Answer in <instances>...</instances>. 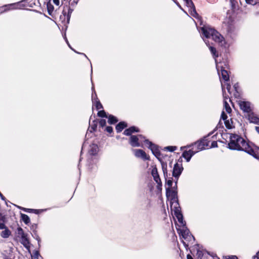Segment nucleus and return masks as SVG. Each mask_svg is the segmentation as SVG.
<instances>
[{"mask_svg": "<svg viewBox=\"0 0 259 259\" xmlns=\"http://www.w3.org/2000/svg\"><path fill=\"white\" fill-rule=\"evenodd\" d=\"M0 197H1V198L3 200H5V197L4 196L2 195V194L0 192Z\"/></svg>", "mask_w": 259, "mask_h": 259, "instance_id": "4d7b16f0", "label": "nucleus"}, {"mask_svg": "<svg viewBox=\"0 0 259 259\" xmlns=\"http://www.w3.org/2000/svg\"><path fill=\"white\" fill-rule=\"evenodd\" d=\"M258 153H259V149H258ZM259 153H258V155H257V158H256L257 159H259V155H258Z\"/></svg>", "mask_w": 259, "mask_h": 259, "instance_id": "0e129e2a", "label": "nucleus"}, {"mask_svg": "<svg viewBox=\"0 0 259 259\" xmlns=\"http://www.w3.org/2000/svg\"><path fill=\"white\" fill-rule=\"evenodd\" d=\"M33 234H32V236H33V238H35L37 241L38 246H39L41 239H40V237H39L38 235L37 234L36 231L33 230Z\"/></svg>", "mask_w": 259, "mask_h": 259, "instance_id": "cd10ccee", "label": "nucleus"}, {"mask_svg": "<svg viewBox=\"0 0 259 259\" xmlns=\"http://www.w3.org/2000/svg\"><path fill=\"white\" fill-rule=\"evenodd\" d=\"M229 147L233 150H242L246 152L255 158H257L258 148L252 143L246 142L240 136L231 134Z\"/></svg>", "mask_w": 259, "mask_h": 259, "instance_id": "f257e3e1", "label": "nucleus"}, {"mask_svg": "<svg viewBox=\"0 0 259 259\" xmlns=\"http://www.w3.org/2000/svg\"><path fill=\"white\" fill-rule=\"evenodd\" d=\"M78 0H73L72 2H71V5L72 6H75L77 5V3H78Z\"/></svg>", "mask_w": 259, "mask_h": 259, "instance_id": "09e8293b", "label": "nucleus"}, {"mask_svg": "<svg viewBox=\"0 0 259 259\" xmlns=\"http://www.w3.org/2000/svg\"><path fill=\"white\" fill-rule=\"evenodd\" d=\"M99 152V147L97 144L93 143L90 145L88 152L90 155H96Z\"/></svg>", "mask_w": 259, "mask_h": 259, "instance_id": "9b49d317", "label": "nucleus"}, {"mask_svg": "<svg viewBox=\"0 0 259 259\" xmlns=\"http://www.w3.org/2000/svg\"><path fill=\"white\" fill-rule=\"evenodd\" d=\"M215 63H216L217 69L218 70V72L219 73V66L218 65V63H217V60H215Z\"/></svg>", "mask_w": 259, "mask_h": 259, "instance_id": "5fc2aeb1", "label": "nucleus"}, {"mask_svg": "<svg viewBox=\"0 0 259 259\" xmlns=\"http://www.w3.org/2000/svg\"><path fill=\"white\" fill-rule=\"evenodd\" d=\"M123 134L126 136H130V128L126 129L124 131Z\"/></svg>", "mask_w": 259, "mask_h": 259, "instance_id": "a18cd8bd", "label": "nucleus"}, {"mask_svg": "<svg viewBox=\"0 0 259 259\" xmlns=\"http://www.w3.org/2000/svg\"><path fill=\"white\" fill-rule=\"evenodd\" d=\"M209 50L211 52V53L212 54V55H213L214 57V58H216L218 56V55L217 54V51H216V50L214 48L211 47V46H209Z\"/></svg>", "mask_w": 259, "mask_h": 259, "instance_id": "72a5a7b5", "label": "nucleus"}, {"mask_svg": "<svg viewBox=\"0 0 259 259\" xmlns=\"http://www.w3.org/2000/svg\"><path fill=\"white\" fill-rule=\"evenodd\" d=\"M105 130L109 133H111L113 132V128L112 126H108L106 127Z\"/></svg>", "mask_w": 259, "mask_h": 259, "instance_id": "a19ab883", "label": "nucleus"}, {"mask_svg": "<svg viewBox=\"0 0 259 259\" xmlns=\"http://www.w3.org/2000/svg\"><path fill=\"white\" fill-rule=\"evenodd\" d=\"M18 4H19L18 3H13V4L5 5L4 7H9V8L6 9L4 11H8V10H10L11 9H16V8L14 7V6L16 5H18Z\"/></svg>", "mask_w": 259, "mask_h": 259, "instance_id": "7c9ffc66", "label": "nucleus"}, {"mask_svg": "<svg viewBox=\"0 0 259 259\" xmlns=\"http://www.w3.org/2000/svg\"><path fill=\"white\" fill-rule=\"evenodd\" d=\"M186 5L189 8V12L194 17H197L198 15L197 13L194 4L191 0H189L185 2Z\"/></svg>", "mask_w": 259, "mask_h": 259, "instance_id": "6e6552de", "label": "nucleus"}, {"mask_svg": "<svg viewBox=\"0 0 259 259\" xmlns=\"http://www.w3.org/2000/svg\"><path fill=\"white\" fill-rule=\"evenodd\" d=\"M39 256H40L39 251L37 250H34L33 251L32 255H31V257L33 259H38V257Z\"/></svg>", "mask_w": 259, "mask_h": 259, "instance_id": "c756f323", "label": "nucleus"}, {"mask_svg": "<svg viewBox=\"0 0 259 259\" xmlns=\"http://www.w3.org/2000/svg\"><path fill=\"white\" fill-rule=\"evenodd\" d=\"M21 220H22V221L26 225H28L30 222L29 217L25 214L21 213Z\"/></svg>", "mask_w": 259, "mask_h": 259, "instance_id": "a878e982", "label": "nucleus"}, {"mask_svg": "<svg viewBox=\"0 0 259 259\" xmlns=\"http://www.w3.org/2000/svg\"><path fill=\"white\" fill-rule=\"evenodd\" d=\"M177 231L180 236L186 240V242L183 241V243L186 247L188 246L189 243H193L194 241V237L190 234L189 230L186 227L177 228Z\"/></svg>", "mask_w": 259, "mask_h": 259, "instance_id": "7ed1b4c3", "label": "nucleus"}, {"mask_svg": "<svg viewBox=\"0 0 259 259\" xmlns=\"http://www.w3.org/2000/svg\"><path fill=\"white\" fill-rule=\"evenodd\" d=\"M202 34L206 38L211 37L215 41L222 43L224 41V37L218 31L209 26H203L201 28Z\"/></svg>", "mask_w": 259, "mask_h": 259, "instance_id": "f03ea898", "label": "nucleus"}, {"mask_svg": "<svg viewBox=\"0 0 259 259\" xmlns=\"http://www.w3.org/2000/svg\"><path fill=\"white\" fill-rule=\"evenodd\" d=\"M197 253L198 254V256L199 257L201 254V251H198Z\"/></svg>", "mask_w": 259, "mask_h": 259, "instance_id": "680f3d73", "label": "nucleus"}, {"mask_svg": "<svg viewBox=\"0 0 259 259\" xmlns=\"http://www.w3.org/2000/svg\"><path fill=\"white\" fill-rule=\"evenodd\" d=\"M177 182H176L175 185L171 188H166V196L170 200L177 199Z\"/></svg>", "mask_w": 259, "mask_h": 259, "instance_id": "423d86ee", "label": "nucleus"}, {"mask_svg": "<svg viewBox=\"0 0 259 259\" xmlns=\"http://www.w3.org/2000/svg\"><path fill=\"white\" fill-rule=\"evenodd\" d=\"M53 11V6H49L48 5V11L49 15H51Z\"/></svg>", "mask_w": 259, "mask_h": 259, "instance_id": "79ce46f5", "label": "nucleus"}, {"mask_svg": "<svg viewBox=\"0 0 259 259\" xmlns=\"http://www.w3.org/2000/svg\"><path fill=\"white\" fill-rule=\"evenodd\" d=\"M208 42H205V44H206L207 46H208Z\"/></svg>", "mask_w": 259, "mask_h": 259, "instance_id": "69168bd1", "label": "nucleus"}, {"mask_svg": "<svg viewBox=\"0 0 259 259\" xmlns=\"http://www.w3.org/2000/svg\"><path fill=\"white\" fill-rule=\"evenodd\" d=\"M223 259H238V258L235 255H231L223 256Z\"/></svg>", "mask_w": 259, "mask_h": 259, "instance_id": "58836bf2", "label": "nucleus"}, {"mask_svg": "<svg viewBox=\"0 0 259 259\" xmlns=\"http://www.w3.org/2000/svg\"><path fill=\"white\" fill-rule=\"evenodd\" d=\"M246 3L249 4L254 5L255 4V2L254 0H245Z\"/></svg>", "mask_w": 259, "mask_h": 259, "instance_id": "49530a36", "label": "nucleus"}, {"mask_svg": "<svg viewBox=\"0 0 259 259\" xmlns=\"http://www.w3.org/2000/svg\"><path fill=\"white\" fill-rule=\"evenodd\" d=\"M92 102H94V101H95L96 100H98V99L97 98V94L95 91V88H94V87L93 86V85H92Z\"/></svg>", "mask_w": 259, "mask_h": 259, "instance_id": "c85d7f7f", "label": "nucleus"}, {"mask_svg": "<svg viewBox=\"0 0 259 259\" xmlns=\"http://www.w3.org/2000/svg\"><path fill=\"white\" fill-rule=\"evenodd\" d=\"M145 141L149 144V148L152 150L153 153L156 156H158L159 155V151L156 145L152 144L148 140H145Z\"/></svg>", "mask_w": 259, "mask_h": 259, "instance_id": "2eb2a0df", "label": "nucleus"}, {"mask_svg": "<svg viewBox=\"0 0 259 259\" xmlns=\"http://www.w3.org/2000/svg\"><path fill=\"white\" fill-rule=\"evenodd\" d=\"M183 167L178 163H176L174 165L172 171V176L178 179V178L181 175Z\"/></svg>", "mask_w": 259, "mask_h": 259, "instance_id": "1a4fd4ad", "label": "nucleus"}, {"mask_svg": "<svg viewBox=\"0 0 259 259\" xmlns=\"http://www.w3.org/2000/svg\"><path fill=\"white\" fill-rule=\"evenodd\" d=\"M165 149L168 150L169 151L172 152L176 150V147L174 146H168L165 147Z\"/></svg>", "mask_w": 259, "mask_h": 259, "instance_id": "ea45409f", "label": "nucleus"}, {"mask_svg": "<svg viewBox=\"0 0 259 259\" xmlns=\"http://www.w3.org/2000/svg\"><path fill=\"white\" fill-rule=\"evenodd\" d=\"M222 118L224 120H226L227 118V115L225 113L224 111H223L221 115Z\"/></svg>", "mask_w": 259, "mask_h": 259, "instance_id": "37998d69", "label": "nucleus"}, {"mask_svg": "<svg viewBox=\"0 0 259 259\" xmlns=\"http://www.w3.org/2000/svg\"><path fill=\"white\" fill-rule=\"evenodd\" d=\"M135 155L137 157L141 158L144 160H149V156L147 155L146 153L141 149L135 150Z\"/></svg>", "mask_w": 259, "mask_h": 259, "instance_id": "9d476101", "label": "nucleus"}, {"mask_svg": "<svg viewBox=\"0 0 259 259\" xmlns=\"http://www.w3.org/2000/svg\"><path fill=\"white\" fill-rule=\"evenodd\" d=\"M239 105L241 109L244 112L249 113L252 110L251 104L249 102L240 101L239 102Z\"/></svg>", "mask_w": 259, "mask_h": 259, "instance_id": "0eeeda50", "label": "nucleus"}, {"mask_svg": "<svg viewBox=\"0 0 259 259\" xmlns=\"http://www.w3.org/2000/svg\"><path fill=\"white\" fill-rule=\"evenodd\" d=\"M4 259H13V258H11V257H8V256H6L4 257Z\"/></svg>", "mask_w": 259, "mask_h": 259, "instance_id": "bf43d9fd", "label": "nucleus"}, {"mask_svg": "<svg viewBox=\"0 0 259 259\" xmlns=\"http://www.w3.org/2000/svg\"><path fill=\"white\" fill-rule=\"evenodd\" d=\"M170 210H179L180 205L177 199L170 200L169 202Z\"/></svg>", "mask_w": 259, "mask_h": 259, "instance_id": "4468645a", "label": "nucleus"}, {"mask_svg": "<svg viewBox=\"0 0 259 259\" xmlns=\"http://www.w3.org/2000/svg\"><path fill=\"white\" fill-rule=\"evenodd\" d=\"M21 243L27 249L30 247V242L28 239L27 235L26 234L21 237Z\"/></svg>", "mask_w": 259, "mask_h": 259, "instance_id": "f3484780", "label": "nucleus"}, {"mask_svg": "<svg viewBox=\"0 0 259 259\" xmlns=\"http://www.w3.org/2000/svg\"><path fill=\"white\" fill-rule=\"evenodd\" d=\"M98 115L101 117L107 118V115L104 110L99 111L98 113Z\"/></svg>", "mask_w": 259, "mask_h": 259, "instance_id": "473e14b6", "label": "nucleus"}, {"mask_svg": "<svg viewBox=\"0 0 259 259\" xmlns=\"http://www.w3.org/2000/svg\"><path fill=\"white\" fill-rule=\"evenodd\" d=\"M93 104L94 106H95L97 110H100L103 108V106L99 100H96L95 101H94Z\"/></svg>", "mask_w": 259, "mask_h": 259, "instance_id": "bb28decb", "label": "nucleus"}, {"mask_svg": "<svg viewBox=\"0 0 259 259\" xmlns=\"http://www.w3.org/2000/svg\"><path fill=\"white\" fill-rule=\"evenodd\" d=\"M187 259H193L192 256L190 254L187 255Z\"/></svg>", "mask_w": 259, "mask_h": 259, "instance_id": "864d4df0", "label": "nucleus"}, {"mask_svg": "<svg viewBox=\"0 0 259 259\" xmlns=\"http://www.w3.org/2000/svg\"><path fill=\"white\" fill-rule=\"evenodd\" d=\"M18 234L21 236V237L23 236H24L26 234H25L23 230V229L21 227H19L17 229Z\"/></svg>", "mask_w": 259, "mask_h": 259, "instance_id": "f704fd0d", "label": "nucleus"}, {"mask_svg": "<svg viewBox=\"0 0 259 259\" xmlns=\"http://www.w3.org/2000/svg\"><path fill=\"white\" fill-rule=\"evenodd\" d=\"M99 125L102 127H103L104 126H105L106 125V121L105 119H101L100 120L99 122Z\"/></svg>", "mask_w": 259, "mask_h": 259, "instance_id": "e433bc0d", "label": "nucleus"}, {"mask_svg": "<svg viewBox=\"0 0 259 259\" xmlns=\"http://www.w3.org/2000/svg\"><path fill=\"white\" fill-rule=\"evenodd\" d=\"M30 7H32V5H30Z\"/></svg>", "mask_w": 259, "mask_h": 259, "instance_id": "774afa93", "label": "nucleus"}, {"mask_svg": "<svg viewBox=\"0 0 259 259\" xmlns=\"http://www.w3.org/2000/svg\"><path fill=\"white\" fill-rule=\"evenodd\" d=\"M144 141V137L142 135H131V145L134 147H139Z\"/></svg>", "mask_w": 259, "mask_h": 259, "instance_id": "39448f33", "label": "nucleus"}, {"mask_svg": "<svg viewBox=\"0 0 259 259\" xmlns=\"http://www.w3.org/2000/svg\"><path fill=\"white\" fill-rule=\"evenodd\" d=\"M225 124L227 128L230 129L232 128L233 122L231 120H226L225 121Z\"/></svg>", "mask_w": 259, "mask_h": 259, "instance_id": "2f4dec72", "label": "nucleus"}, {"mask_svg": "<svg viewBox=\"0 0 259 259\" xmlns=\"http://www.w3.org/2000/svg\"><path fill=\"white\" fill-rule=\"evenodd\" d=\"M252 259H259V251L252 257Z\"/></svg>", "mask_w": 259, "mask_h": 259, "instance_id": "de8ad7c7", "label": "nucleus"}, {"mask_svg": "<svg viewBox=\"0 0 259 259\" xmlns=\"http://www.w3.org/2000/svg\"><path fill=\"white\" fill-rule=\"evenodd\" d=\"M248 119L251 122L254 123H259V118L253 113L248 115Z\"/></svg>", "mask_w": 259, "mask_h": 259, "instance_id": "412c9836", "label": "nucleus"}, {"mask_svg": "<svg viewBox=\"0 0 259 259\" xmlns=\"http://www.w3.org/2000/svg\"><path fill=\"white\" fill-rule=\"evenodd\" d=\"M236 84L234 85V87L235 89L237 88V86H236Z\"/></svg>", "mask_w": 259, "mask_h": 259, "instance_id": "338daca9", "label": "nucleus"}, {"mask_svg": "<svg viewBox=\"0 0 259 259\" xmlns=\"http://www.w3.org/2000/svg\"><path fill=\"white\" fill-rule=\"evenodd\" d=\"M53 2L57 6L59 5V4H60L59 0H53Z\"/></svg>", "mask_w": 259, "mask_h": 259, "instance_id": "3c124183", "label": "nucleus"}, {"mask_svg": "<svg viewBox=\"0 0 259 259\" xmlns=\"http://www.w3.org/2000/svg\"><path fill=\"white\" fill-rule=\"evenodd\" d=\"M151 174L153 177V178L155 181L159 185L161 186V182L159 176L158 174L157 169L156 167H154L152 168Z\"/></svg>", "mask_w": 259, "mask_h": 259, "instance_id": "f8f14e48", "label": "nucleus"}, {"mask_svg": "<svg viewBox=\"0 0 259 259\" xmlns=\"http://www.w3.org/2000/svg\"><path fill=\"white\" fill-rule=\"evenodd\" d=\"M107 118H108V122L110 124H113L118 122V119L112 115H109Z\"/></svg>", "mask_w": 259, "mask_h": 259, "instance_id": "b1692460", "label": "nucleus"}, {"mask_svg": "<svg viewBox=\"0 0 259 259\" xmlns=\"http://www.w3.org/2000/svg\"><path fill=\"white\" fill-rule=\"evenodd\" d=\"M73 10L69 8H68V16H67V18H68V19H69L70 17V16H71V14H72V12H73Z\"/></svg>", "mask_w": 259, "mask_h": 259, "instance_id": "c03bdc74", "label": "nucleus"}, {"mask_svg": "<svg viewBox=\"0 0 259 259\" xmlns=\"http://www.w3.org/2000/svg\"><path fill=\"white\" fill-rule=\"evenodd\" d=\"M177 228H182L186 227V222L184 221L183 214L181 211H171Z\"/></svg>", "mask_w": 259, "mask_h": 259, "instance_id": "20e7f679", "label": "nucleus"}, {"mask_svg": "<svg viewBox=\"0 0 259 259\" xmlns=\"http://www.w3.org/2000/svg\"><path fill=\"white\" fill-rule=\"evenodd\" d=\"M195 144L197 145V150L200 151L204 149L205 147L208 146V142L207 140L203 139L196 143Z\"/></svg>", "mask_w": 259, "mask_h": 259, "instance_id": "ddd939ff", "label": "nucleus"}, {"mask_svg": "<svg viewBox=\"0 0 259 259\" xmlns=\"http://www.w3.org/2000/svg\"><path fill=\"white\" fill-rule=\"evenodd\" d=\"M256 130L258 133H259V127H256Z\"/></svg>", "mask_w": 259, "mask_h": 259, "instance_id": "052dcab7", "label": "nucleus"}, {"mask_svg": "<svg viewBox=\"0 0 259 259\" xmlns=\"http://www.w3.org/2000/svg\"><path fill=\"white\" fill-rule=\"evenodd\" d=\"M221 74H222V78L225 81L228 80L229 79V74H228L227 71H226V70L223 69L222 67H221Z\"/></svg>", "mask_w": 259, "mask_h": 259, "instance_id": "393cba45", "label": "nucleus"}, {"mask_svg": "<svg viewBox=\"0 0 259 259\" xmlns=\"http://www.w3.org/2000/svg\"><path fill=\"white\" fill-rule=\"evenodd\" d=\"M97 127V121L95 120H93L92 123H90V127L88 131H90L91 133L96 131Z\"/></svg>", "mask_w": 259, "mask_h": 259, "instance_id": "5701e85b", "label": "nucleus"}, {"mask_svg": "<svg viewBox=\"0 0 259 259\" xmlns=\"http://www.w3.org/2000/svg\"><path fill=\"white\" fill-rule=\"evenodd\" d=\"M4 231H2L1 233V236L2 237L4 238H8L11 234V232L10 230L6 227L5 225V228H4Z\"/></svg>", "mask_w": 259, "mask_h": 259, "instance_id": "6ab92c4d", "label": "nucleus"}, {"mask_svg": "<svg viewBox=\"0 0 259 259\" xmlns=\"http://www.w3.org/2000/svg\"><path fill=\"white\" fill-rule=\"evenodd\" d=\"M74 52H75V53H78V54H82V55H84L86 58H87V56H86V55H85V54H83V53H78V52H76V51H74Z\"/></svg>", "mask_w": 259, "mask_h": 259, "instance_id": "13d9d810", "label": "nucleus"}, {"mask_svg": "<svg viewBox=\"0 0 259 259\" xmlns=\"http://www.w3.org/2000/svg\"><path fill=\"white\" fill-rule=\"evenodd\" d=\"M29 212H34L36 214H38L40 212H41V211H28Z\"/></svg>", "mask_w": 259, "mask_h": 259, "instance_id": "6e6d98bb", "label": "nucleus"}, {"mask_svg": "<svg viewBox=\"0 0 259 259\" xmlns=\"http://www.w3.org/2000/svg\"><path fill=\"white\" fill-rule=\"evenodd\" d=\"M67 43H68V45L69 47L71 48V50H73V51H74L75 50H73V49L70 47V46L69 45V44H68V41H67Z\"/></svg>", "mask_w": 259, "mask_h": 259, "instance_id": "e2e57ef3", "label": "nucleus"}, {"mask_svg": "<svg viewBox=\"0 0 259 259\" xmlns=\"http://www.w3.org/2000/svg\"><path fill=\"white\" fill-rule=\"evenodd\" d=\"M172 184H173V182H172V180H171V179L168 180L166 182L167 187L166 188H172L173 187Z\"/></svg>", "mask_w": 259, "mask_h": 259, "instance_id": "c9c22d12", "label": "nucleus"}, {"mask_svg": "<svg viewBox=\"0 0 259 259\" xmlns=\"http://www.w3.org/2000/svg\"><path fill=\"white\" fill-rule=\"evenodd\" d=\"M10 203V205H8V203H6L7 204V205L8 206H10V207L11 208H12L11 207V205L14 206V207H16L19 209H22V210H30V211H31V210H47V209H32V208H23V207H21L20 206H17L14 204H13L11 202H9Z\"/></svg>", "mask_w": 259, "mask_h": 259, "instance_id": "aec40b11", "label": "nucleus"}, {"mask_svg": "<svg viewBox=\"0 0 259 259\" xmlns=\"http://www.w3.org/2000/svg\"><path fill=\"white\" fill-rule=\"evenodd\" d=\"M217 147V143L215 141H213L211 143V147Z\"/></svg>", "mask_w": 259, "mask_h": 259, "instance_id": "8fccbe9b", "label": "nucleus"}, {"mask_svg": "<svg viewBox=\"0 0 259 259\" xmlns=\"http://www.w3.org/2000/svg\"><path fill=\"white\" fill-rule=\"evenodd\" d=\"M139 130L136 126H131V134L134 132H139Z\"/></svg>", "mask_w": 259, "mask_h": 259, "instance_id": "4c0bfd02", "label": "nucleus"}, {"mask_svg": "<svg viewBox=\"0 0 259 259\" xmlns=\"http://www.w3.org/2000/svg\"><path fill=\"white\" fill-rule=\"evenodd\" d=\"M127 124L124 121L119 122L115 127L116 132L117 133L121 132L124 128L127 127Z\"/></svg>", "mask_w": 259, "mask_h": 259, "instance_id": "a211bd4d", "label": "nucleus"}, {"mask_svg": "<svg viewBox=\"0 0 259 259\" xmlns=\"http://www.w3.org/2000/svg\"><path fill=\"white\" fill-rule=\"evenodd\" d=\"M196 152H194L192 150H189V151H185L183 152L182 156L185 158L187 162H189L193 155L195 154Z\"/></svg>", "mask_w": 259, "mask_h": 259, "instance_id": "dca6fc26", "label": "nucleus"}, {"mask_svg": "<svg viewBox=\"0 0 259 259\" xmlns=\"http://www.w3.org/2000/svg\"><path fill=\"white\" fill-rule=\"evenodd\" d=\"M227 98L224 96V108L226 110V111L228 113H230L231 112L232 109L231 107H230L229 104L228 103L227 101Z\"/></svg>", "mask_w": 259, "mask_h": 259, "instance_id": "4be33fe9", "label": "nucleus"}, {"mask_svg": "<svg viewBox=\"0 0 259 259\" xmlns=\"http://www.w3.org/2000/svg\"><path fill=\"white\" fill-rule=\"evenodd\" d=\"M231 89V85L230 84H228L227 87V89L229 92H230V90Z\"/></svg>", "mask_w": 259, "mask_h": 259, "instance_id": "603ef678", "label": "nucleus"}]
</instances>
